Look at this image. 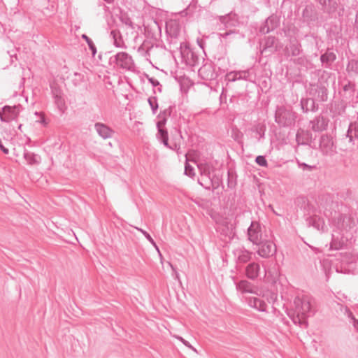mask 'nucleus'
Wrapping results in <instances>:
<instances>
[{"label":"nucleus","mask_w":358,"mask_h":358,"mask_svg":"<svg viewBox=\"0 0 358 358\" xmlns=\"http://www.w3.org/2000/svg\"><path fill=\"white\" fill-rule=\"evenodd\" d=\"M110 62L115 64L117 69L124 71H134L135 69V64L132 57L125 52L117 53L114 57H110Z\"/></svg>","instance_id":"obj_1"},{"label":"nucleus","mask_w":358,"mask_h":358,"mask_svg":"<svg viewBox=\"0 0 358 358\" xmlns=\"http://www.w3.org/2000/svg\"><path fill=\"white\" fill-rule=\"evenodd\" d=\"M181 25L177 20H169L166 22V32L168 35V40L169 43L176 46L178 48V45L180 42L179 38L180 36Z\"/></svg>","instance_id":"obj_2"},{"label":"nucleus","mask_w":358,"mask_h":358,"mask_svg":"<svg viewBox=\"0 0 358 358\" xmlns=\"http://www.w3.org/2000/svg\"><path fill=\"white\" fill-rule=\"evenodd\" d=\"M179 48L180 50L181 57L187 65L194 66L199 64V56L186 44H185L184 42L179 43Z\"/></svg>","instance_id":"obj_3"},{"label":"nucleus","mask_w":358,"mask_h":358,"mask_svg":"<svg viewBox=\"0 0 358 358\" xmlns=\"http://www.w3.org/2000/svg\"><path fill=\"white\" fill-rule=\"evenodd\" d=\"M295 322L302 323L305 322V316L310 310V303L307 300L297 299L295 300Z\"/></svg>","instance_id":"obj_4"},{"label":"nucleus","mask_w":358,"mask_h":358,"mask_svg":"<svg viewBox=\"0 0 358 358\" xmlns=\"http://www.w3.org/2000/svg\"><path fill=\"white\" fill-rule=\"evenodd\" d=\"M280 16L277 13H273L264 21V22L259 27V32L266 34H268L280 25Z\"/></svg>","instance_id":"obj_5"},{"label":"nucleus","mask_w":358,"mask_h":358,"mask_svg":"<svg viewBox=\"0 0 358 358\" xmlns=\"http://www.w3.org/2000/svg\"><path fill=\"white\" fill-rule=\"evenodd\" d=\"M199 76L205 80H214L217 78V74L215 66L211 63H206L199 69Z\"/></svg>","instance_id":"obj_6"},{"label":"nucleus","mask_w":358,"mask_h":358,"mask_svg":"<svg viewBox=\"0 0 358 358\" xmlns=\"http://www.w3.org/2000/svg\"><path fill=\"white\" fill-rule=\"evenodd\" d=\"M282 46L279 44L278 40L274 36H268L265 38L262 53H268L271 55L280 50Z\"/></svg>","instance_id":"obj_7"},{"label":"nucleus","mask_w":358,"mask_h":358,"mask_svg":"<svg viewBox=\"0 0 358 358\" xmlns=\"http://www.w3.org/2000/svg\"><path fill=\"white\" fill-rule=\"evenodd\" d=\"M320 6L323 13L329 15L334 13L338 7L339 0H314Z\"/></svg>","instance_id":"obj_8"},{"label":"nucleus","mask_w":358,"mask_h":358,"mask_svg":"<svg viewBox=\"0 0 358 358\" xmlns=\"http://www.w3.org/2000/svg\"><path fill=\"white\" fill-rule=\"evenodd\" d=\"M285 55L287 57L298 56L302 52L301 45L297 39L291 38L289 40V45L285 47Z\"/></svg>","instance_id":"obj_9"},{"label":"nucleus","mask_w":358,"mask_h":358,"mask_svg":"<svg viewBox=\"0 0 358 358\" xmlns=\"http://www.w3.org/2000/svg\"><path fill=\"white\" fill-rule=\"evenodd\" d=\"M258 250L259 255L264 257H268L273 255L275 252V247L274 244L269 241L261 242Z\"/></svg>","instance_id":"obj_10"},{"label":"nucleus","mask_w":358,"mask_h":358,"mask_svg":"<svg viewBox=\"0 0 358 358\" xmlns=\"http://www.w3.org/2000/svg\"><path fill=\"white\" fill-rule=\"evenodd\" d=\"M248 236L250 240L254 243L259 244L262 238L260 224L257 222H252L249 229Z\"/></svg>","instance_id":"obj_11"},{"label":"nucleus","mask_w":358,"mask_h":358,"mask_svg":"<svg viewBox=\"0 0 358 358\" xmlns=\"http://www.w3.org/2000/svg\"><path fill=\"white\" fill-rule=\"evenodd\" d=\"M302 17L304 22H314L317 19V14L315 8L312 5H307L302 12Z\"/></svg>","instance_id":"obj_12"},{"label":"nucleus","mask_w":358,"mask_h":358,"mask_svg":"<svg viewBox=\"0 0 358 358\" xmlns=\"http://www.w3.org/2000/svg\"><path fill=\"white\" fill-rule=\"evenodd\" d=\"M158 48L157 45L151 44L149 41H144L138 48V52L144 57H151L154 55V51Z\"/></svg>","instance_id":"obj_13"},{"label":"nucleus","mask_w":358,"mask_h":358,"mask_svg":"<svg viewBox=\"0 0 358 358\" xmlns=\"http://www.w3.org/2000/svg\"><path fill=\"white\" fill-rule=\"evenodd\" d=\"M336 59V55L330 49L320 56V61L326 68H330L333 62Z\"/></svg>","instance_id":"obj_14"},{"label":"nucleus","mask_w":358,"mask_h":358,"mask_svg":"<svg viewBox=\"0 0 358 358\" xmlns=\"http://www.w3.org/2000/svg\"><path fill=\"white\" fill-rule=\"evenodd\" d=\"M229 81H236L237 80H250V72L248 70L239 71H231L227 75Z\"/></svg>","instance_id":"obj_15"},{"label":"nucleus","mask_w":358,"mask_h":358,"mask_svg":"<svg viewBox=\"0 0 358 358\" xmlns=\"http://www.w3.org/2000/svg\"><path fill=\"white\" fill-rule=\"evenodd\" d=\"M110 36L113 39V44L117 48H126L122 34L118 29H113Z\"/></svg>","instance_id":"obj_16"},{"label":"nucleus","mask_w":358,"mask_h":358,"mask_svg":"<svg viewBox=\"0 0 358 358\" xmlns=\"http://www.w3.org/2000/svg\"><path fill=\"white\" fill-rule=\"evenodd\" d=\"M95 127L99 136L103 138L106 139L110 138L113 135V131L103 124L97 123L95 125Z\"/></svg>","instance_id":"obj_17"},{"label":"nucleus","mask_w":358,"mask_h":358,"mask_svg":"<svg viewBox=\"0 0 358 358\" xmlns=\"http://www.w3.org/2000/svg\"><path fill=\"white\" fill-rule=\"evenodd\" d=\"M346 71L350 76L358 75V60L351 59L348 62Z\"/></svg>","instance_id":"obj_18"},{"label":"nucleus","mask_w":358,"mask_h":358,"mask_svg":"<svg viewBox=\"0 0 358 358\" xmlns=\"http://www.w3.org/2000/svg\"><path fill=\"white\" fill-rule=\"evenodd\" d=\"M164 121H159L157 122V127L159 130V138L162 141L163 143L166 146H169L168 143V134L167 131L164 129Z\"/></svg>","instance_id":"obj_19"},{"label":"nucleus","mask_w":358,"mask_h":358,"mask_svg":"<svg viewBox=\"0 0 358 358\" xmlns=\"http://www.w3.org/2000/svg\"><path fill=\"white\" fill-rule=\"evenodd\" d=\"M301 106L304 112L314 111L316 109L313 99H302Z\"/></svg>","instance_id":"obj_20"},{"label":"nucleus","mask_w":358,"mask_h":358,"mask_svg":"<svg viewBox=\"0 0 358 358\" xmlns=\"http://www.w3.org/2000/svg\"><path fill=\"white\" fill-rule=\"evenodd\" d=\"M259 269V265L251 264L246 268V274L249 278H255L258 275Z\"/></svg>","instance_id":"obj_21"},{"label":"nucleus","mask_w":358,"mask_h":358,"mask_svg":"<svg viewBox=\"0 0 358 358\" xmlns=\"http://www.w3.org/2000/svg\"><path fill=\"white\" fill-rule=\"evenodd\" d=\"M223 22L227 27L236 26L238 24V20L236 15L230 14L227 17H224Z\"/></svg>","instance_id":"obj_22"},{"label":"nucleus","mask_w":358,"mask_h":358,"mask_svg":"<svg viewBox=\"0 0 358 358\" xmlns=\"http://www.w3.org/2000/svg\"><path fill=\"white\" fill-rule=\"evenodd\" d=\"M185 163L193 162L194 164H196L199 158V154L196 151L191 150L187 152V154L185 155Z\"/></svg>","instance_id":"obj_23"},{"label":"nucleus","mask_w":358,"mask_h":358,"mask_svg":"<svg viewBox=\"0 0 358 358\" xmlns=\"http://www.w3.org/2000/svg\"><path fill=\"white\" fill-rule=\"evenodd\" d=\"M253 306L261 311H264L266 309L267 304L265 301L259 298H254L253 299Z\"/></svg>","instance_id":"obj_24"},{"label":"nucleus","mask_w":358,"mask_h":358,"mask_svg":"<svg viewBox=\"0 0 358 358\" xmlns=\"http://www.w3.org/2000/svg\"><path fill=\"white\" fill-rule=\"evenodd\" d=\"M50 88L54 98L63 96L62 90L57 83L50 84Z\"/></svg>","instance_id":"obj_25"},{"label":"nucleus","mask_w":358,"mask_h":358,"mask_svg":"<svg viewBox=\"0 0 358 358\" xmlns=\"http://www.w3.org/2000/svg\"><path fill=\"white\" fill-rule=\"evenodd\" d=\"M82 38H83L87 43L90 50L92 51V55L94 57L95 54L96 53V48L92 41L91 38H90L86 34L82 35Z\"/></svg>","instance_id":"obj_26"},{"label":"nucleus","mask_w":358,"mask_h":358,"mask_svg":"<svg viewBox=\"0 0 358 358\" xmlns=\"http://www.w3.org/2000/svg\"><path fill=\"white\" fill-rule=\"evenodd\" d=\"M120 20L125 25L129 27L131 29L134 28L131 19L129 17V15L127 13H121Z\"/></svg>","instance_id":"obj_27"},{"label":"nucleus","mask_w":358,"mask_h":358,"mask_svg":"<svg viewBox=\"0 0 358 358\" xmlns=\"http://www.w3.org/2000/svg\"><path fill=\"white\" fill-rule=\"evenodd\" d=\"M54 99H55V103L57 106V108L60 111L64 112V110L66 109V104H65V101H64L63 96L55 97V98H54Z\"/></svg>","instance_id":"obj_28"},{"label":"nucleus","mask_w":358,"mask_h":358,"mask_svg":"<svg viewBox=\"0 0 358 358\" xmlns=\"http://www.w3.org/2000/svg\"><path fill=\"white\" fill-rule=\"evenodd\" d=\"M148 102L150 106L151 110L155 112L158 109V102L157 98L155 96H151L148 99Z\"/></svg>","instance_id":"obj_29"},{"label":"nucleus","mask_w":358,"mask_h":358,"mask_svg":"<svg viewBox=\"0 0 358 358\" xmlns=\"http://www.w3.org/2000/svg\"><path fill=\"white\" fill-rule=\"evenodd\" d=\"M343 90L345 93L349 92L350 95H351L355 90V85L351 82H348V84L343 86Z\"/></svg>","instance_id":"obj_30"},{"label":"nucleus","mask_w":358,"mask_h":358,"mask_svg":"<svg viewBox=\"0 0 358 358\" xmlns=\"http://www.w3.org/2000/svg\"><path fill=\"white\" fill-rule=\"evenodd\" d=\"M185 173L187 176L190 177L195 175L194 167L190 164V163H185Z\"/></svg>","instance_id":"obj_31"},{"label":"nucleus","mask_w":358,"mask_h":358,"mask_svg":"<svg viewBox=\"0 0 358 358\" xmlns=\"http://www.w3.org/2000/svg\"><path fill=\"white\" fill-rule=\"evenodd\" d=\"M83 75L80 73H75L73 75V83L76 86L83 80Z\"/></svg>","instance_id":"obj_32"},{"label":"nucleus","mask_w":358,"mask_h":358,"mask_svg":"<svg viewBox=\"0 0 358 358\" xmlns=\"http://www.w3.org/2000/svg\"><path fill=\"white\" fill-rule=\"evenodd\" d=\"M38 116V119L36 121L46 125L48 123V120L45 117L44 113H36Z\"/></svg>","instance_id":"obj_33"},{"label":"nucleus","mask_w":358,"mask_h":358,"mask_svg":"<svg viewBox=\"0 0 358 358\" xmlns=\"http://www.w3.org/2000/svg\"><path fill=\"white\" fill-rule=\"evenodd\" d=\"M256 162L259 165L262 166H267V162H266L265 157H263V156H258L256 158Z\"/></svg>","instance_id":"obj_34"},{"label":"nucleus","mask_w":358,"mask_h":358,"mask_svg":"<svg viewBox=\"0 0 358 358\" xmlns=\"http://www.w3.org/2000/svg\"><path fill=\"white\" fill-rule=\"evenodd\" d=\"M150 29L154 31V32H156V31H159L160 32L161 31V28L158 24V22L155 20H154L152 23V24L150 25Z\"/></svg>","instance_id":"obj_35"},{"label":"nucleus","mask_w":358,"mask_h":358,"mask_svg":"<svg viewBox=\"0 0 358 358\" xmlns=\"http://www.w3.org/2000/svg\"><path fill=\"white\" fill-rule=\"evenodd\" d=\"M148 80L152 84V85L155 87H157V86L162 87L159 82L155 78H149Z\"/></svg>","instance_id":"obj_36"},{"label":"nucleus","mask_w":358,"mask_h":358,"mask_svg":"<svg viewBox=\"0 0 358 358\" xmlns=\"http://www.w3.org/2000/svg\"><path fill=\"white\" fill-rule=\"evenodd\" d=\"M306 62V59L303 57H299L294 60V62L297 64L303 65Z\"/></svg>","instance_id":"obj_37"},{"label":"nucleus","mask_w":358,"mask_h":358,"mask_svg":"<svg viewBox=\"0 0 358 358\" xmlns=\"http://www.w3.org/2000/svg\"><path fill=\"white\" fill-rule=\"evenodd\" d=\"M0 149L2 150V152L5 154H8L9 151L8 149L6 148L2 143V141L0 139Z\"/></svg>","instance_id":"obj_38"},{"label":"nucleus","mask_w":358,"mask_h":358,"mask_svg":"<svg viewBox=\"0 0 358 358\" xmlns=\"http://www.w3.org/2000/svg\"><path fill=\"white\" fill-rule=\"evenodd\" d=\"M325 126H326L325 123H322L321 125H319V124L317 123L316 125L317 129H324Z\"/></svg>","instance_id":"obj_39"},{"label":"nucleus","mask_w":358,"mask_h":358,"mask_svg":"<svg viewBox=\"0 0 358 358\" xmlns=\"http://www.w3.org/2000/svg\"><path fill=\"white\" fill-rule=\"evenodd\" d=\"M245 285H246V284H245V282H242V283L240 285L241 288V289H243V286H245ZM244 291H245V292H250V289H248V288H246V287H245V288L244 287Z\"/></svg>","instance_id":"obj_40"},{"label":"nucleus","mask_w":358,"mask_h":358,"mask_svg":"<svg viewBox=\"0 0 358 358\" xmlns=\"http://www.w3.org/2000/svg\"><path fill=\"white\" fill-rule=\"evenodd\" d=\"M232 34H234V32H231V31H230V32H225V33L222 35V36H223V37H227V36H229L230 35H231Z\"/></svg>","instance_id":"obj_41"},{"label":"nucleus","mask_w":358,"mask_h":358,"mask_svg":"<svg viewBox=\"0 0 358 358\" xmlns=\"http://www.w3.org/2000/svg\"><path fill=\"white\" fill-rule=\"evenodd\" d=\"M6 113H0V119L3 121L4 120V117L3 115H5Z\"/></svg>","instance_id":"obj_42"},{"label":"nucleus","mask_w":358,"mask_h":358,"mask_svg":"<svg viewBox=\"0 0 358 358\" xmlns=\"http://www.w3.org/2000/svg\"><path fill=\"white\" fill-rule=\"evenodd\" d=\"M6 108H8V109L10 110V108H9V107H8V106H5V107H3V108H2V109H3V111H2V112H3V113L6 112Z\"/></svg>","instance_id":"obj_43"},{"label":"nucleus","mask_w":358,"mask_h":358,"mask_svg":"<svg viewBox=\"0 0 358 358\" xmlns=\"http://www.w3.org/2000/svg\"><path fill=\"white\" fill-rule=\"evenodd\" d=\"M157 90H158L159 92H162V87H160V86H157Z\"/></svg>","instance_id":"obj_44"},{"label":"nucleus","mask_w":358,"mask_h":358,"mask_svg":"<svg viewBox=\"0 0 358 358\" xmlns=\"http://www.w3.org/2000/svg\"><path fill=\"white\" fill-rule=\"evenodd\" d=\"M104 1L108 3H110L113 2L114 0H104Z\"/></svg>","instance_id":"obj_45"},{"label":"nucleus","mask_w":358,"mask_h":358,"mask_svg":"<svg viewBox=\"0 0 358 358\" xmlns=\"http://www.w3.org/2000/svg\"><path fill=\"white\" fill-rule=\"evenodd\" d=\"M275 296L273 295L272 297V301H275Z\"/></svg>","instance_id":"obj_46"},{"label":"nucleus","mask_w":358,"mask_h":358,"mask_svg":"<svg viewBox=\"0 0 358 358\" xmlns=\"http://www.w3.org/2000/svg\"><path fill=\"white\" fill-rule=\"evenodd\" d=\"M199 167V169H201V171H202V167H203V165H200Z\"/></svg>","instance_id":"obj_47"},{"label":"nucleus","mask_w":358,"mask_h":358,"mask_svg":"<svg viewBox=\"0 0 358 358\" xmlns=\"http://www.w3.org/2000/svg\"><path fill=\"white\" fill-rule=\"evenodd\" d=\"M356 22L358 23V20L357 19Z\"/></svg>","instance_id":"obj_48"}]
</instances>
